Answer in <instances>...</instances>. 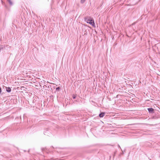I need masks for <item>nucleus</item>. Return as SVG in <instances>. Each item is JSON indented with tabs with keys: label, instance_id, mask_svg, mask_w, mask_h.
Returning <instances> with one entry per match:
<instances>
[{
	"label": "nucleus",
	"instance_id": "f257e3e1",
	"mask_svg": "<svg viewBox=\"0 0 160 160\" xmlns=\"http://www.w3.org/2000/svg\"><path fill=\"white\" fill-rule=\"evenodd\" d=\"M84 20L87 23L90 24L93 27H95L94 20L93 18L90 17H85L84 18Z\"/></svg>",
	"mask_w": 160,
	"mask_h": 160
},
{
	"label": "nucleus",
	"instance_id": "f03ea898",
	"mask_svg": "<svg viewBox=\"0 0 160 160\" xmlns=\"http://www.w3.org/2000/svg\"><path fill=\"white\" fill-rule=\"evenodd\" d=\"M43 133L44 135L48 136L50 135L51 134V133L48 129H45Z\"/></svg>",
	"mask_w": 160,
	"mask_h": 160
},
{
	"label": "nucleus",
	"instance_id": "7ed1b4c3",
	"mask_svg": "<svg viewBox=\"0 0 160 160\" xmlns=\"http://www.w3.org/2000/svg\"><path fill=\"white\" fill-rule=\"evenodd\" d=\"M147 110L149 113L153 114L154 113V109L152 108H148Z\"/></svg>",
	"mask_w": 160,
	"mask_h": 160
},
{
	"label": "nucleus",
	"instance_id": "20e7f679",
	"mask_svg": "<svg viewBox=\"0 0 160 160\" xmlns=\"http://www.w3.org/2000/svg\"><path fill=\"white\" fill-rule=\"evenodd\" d=\"M105 112H100L99 114V116L100 118H102L105 115Z\"/></svg>",
	"mask_w": 160,
	"mask_h": 160
},
{
	"label": "nucleus",
	"instance_id": "39448f33",
	"mask_svg": "<svg viewBox=\"0 0 160 160\" xmlns=\"http://www.w3.org/2000/svg\"><path fill=\"white\" fill-rule=\"evenodd\" d=\"M6 91L8 92H11V88L10 87H6Z\"/></svg>",
	"mask_w": 160,
	"mask_h": 160
},
{
	"label": "nucleus",
	"instance_id": "423d86ee",
	"mask_svg": "<svg viewBox=\"0 0 160 160\" xmlns=\"http://www.w3.org/2000/svg\"><path fill=\"white\" fill-rule=\"evenodd\" d=\"M7 1L9 3V4L11 6H12L13 5V3L11 1V0H7Z\"/></svg>",
	"mask_w": 160,
	"mask_h": 160
},
{
	"label": "nucleus",
	"instance_id": "0eeeda50",
	"mask_svg": "<svg viewBox=\"0 0 160 160\" xmlns=\"http://www.w3.org/2000/svg\"><path fill=\"white\" fill-rule=\"evenodd\" d=\"M4 46L3 45H1L0 46V52L1 51V50H2L4 49Z\"/></svg>",
	"mask_w": 160,
	"mask_h": 160
},
{
	"label": "nucleus",
	"instance_id": "6e6552de",
	"mask_svg": "<svg viewBox=\"0 0 160 160\" xmlns=\"http://www.w3.org/2000/svg\"><path fill=\"white\" fill-rule=\"evenodd\" d=\"M61 89L60 87H58L56 88V90L58 91H59L61 90Z\"/></svg>",
	"mask_w": 160,
	"mask_h": 160
},
{
	"label": "nucleus",
	"instance_id": "1a4fd4ad",
	"mask_svg": "<svg viewBox=\"0 0 160 160\" xmlns=\"http://www.w3.org/2000/svg\"><path fill=\"white\" fill-rule=\"evenodd\" d=\"M72 96L73 99H74L76 98L77 95L75 94H72Z\"/></svg>",
	"mask_w": 160,
	"mask_h": 160
},
{
	"label": "nucleus",
	"instance_id": "9d476101",
	"mask_svg": "<svg viewBox=\"0 0 160 160\" xmlns=\"http://www.w3.org/2000/svg\"><path fill=\"white\" fill-rule=\"evenodd\" d=\"M28 123L29 126H31V122L30 121H29V122H28Z\"/></svg>",
	"mask_w": 160,
	"mask_h": 160
},
{
	"label": "nucleus",
	"instance_id": "9b49d317",
	"mask_svg": "<svg viewBox=\"0 0 160 160\" xmlns=\"http://www.w3.org/2000/svg\"><path fill=\"white\" fill-rule=\"evenodd\" d=\"M85 0H81V2L82 3H83L84 2Z\"/></svg>",
	"mask_w": 160,
	"mask_h": 160
},
{
	"label": "nucleus",
	"instance_id": "f8f14e48",
	"mask_svg": "<svg viewBox=\"0 0 160 160\" xmlns=\"http://www.w3.org/2000/svg\"><path fill=\"white\" fill-rule=\"evenodd\" d=\"M1 92H2L1 88V87H0V94H1Z\"/></svg>",
	"mask_w": 160,
	"mask_h": 160
},
{
	"label": "nucleus",
	"instance_id": "ddd939ff",
	"mask_svg": "<svg viewBox=\"0 0 160 160\" xmlns=\"http://www.w3.org/2000/svg\"><path fill=\"white\" fill-rule=\"evenodd\" d=\"M42 151H45V149L44 148H43V149L42 150Z\"/></svg>",
	"mask_w": 160,
	"mask_h": 160
},
{
	"label": "nucleus",
	"instance_id": "4468645a",
	"mask_svg": "<svg viewBox=\"0 0 160 160\" xmlns=\"http://www.w3.org/2000/svg\"><path fill=\"white\" fill-rule=\"evenodd\" d=\"M53 148L52 146V147H51L50 148V149L51 150V148Z\"/></svg>",
	"mask_w": 160,
	"mask_h": 160
},
{
	"label": "nucleus",
	"instance_id": "2eb2a0df",
	"mask_svg": "<svg viewBox=\"0 0 160 160\" xmlns=\"http://www.w3.org/2000/svg\"><path fill=\"white\" fill-rule=\"evenodd\" d=\"M50 98H52V97H53V95H50Z\"/></svg>",
	"mask_w": 160,
	"mask_h": 160
},
{
	"label": "nucleus",
	"instance_id": "dca6fc26",
	"mask_svg": "<svg viewBox=\"0 0 160 160\" xmlns=\"http://www.w3.org/2000/svg\"><path fill=\"white\" fill-rule=\"evenodd\" d=\"M118 147L119 148H121L120 147V146H119V145H118Z\"/></svg>",
	"mask_w": 160,
	"mask_h": 160
},
{
	"label": "nucleus",
	"instance_id": "f3484780",
	"mask_svg": "<svg viewBox=\"0 0 160 160\" xmlns=\"http://www.w3.org/2000/svg\"><path fill=\"white\" fill-rule=\"evenodd\" d=\"M135 22H134V23H133L132 24H133H133H135Z\"/></svg>",
	"mask_w": 160,
	"mask_h": 160
},
{
	"label": "nucleus",
	"instance_id": "a211bd4d",
	"mask_svg": "<svg viewBox=\"0 0 160 160\" xmlns=\"http://www.w3.org/2000/svg\"><path fill=\"white\" fill-rule=\"evenodd\" d=\"M48 88H49V86H48Z\"/></svg>",
	"mask_w": 160,
	"mask_h": 160
},
{
	"label": "nucleus",
	"instance_id": "6ab92c4d",
	"mask_svg": "<svg viewBox=\"0 0 160 160\" xmlns=\"http://www.w3.org/2000/svg\"><path fill=\"white\" fill-rule=\"evenodd\" d=\"M57 152H58V151H57Z\"/></svg>",
	"mask_w": 160,
	"mask_h": 160
},
{
	"label": "nucleus",
	"instance_id": "aec40b11",
	"mask_svg": "<svg viewBox=\"0 0 160 160\" xmlns=\"http://www.w3.org/2000/svg\"><path fill=\"white\" fill-rule=\"evenodd\" d=\"M159 157L160 158V156H159Z\"/></svg>",
	"mask_w": 160,
	"mask_h": 160
}]
</instances>
